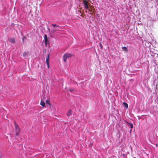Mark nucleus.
<instances>
[{"label": "nucleus", "mask_w": 158, "mask_h": 158, "mask_svg": "<svg viewBox=\"0 0 158 158\" xmlns=\"http://www.w3.org/2000/svg\"><path fill=\"white\" fill-rule=\"evenodd\" d=\"M26 39V37H23V40H24V39Z\"/></svg>", "instance_id": "19"}, {"label": "nucleus", "mask_w": 158, "mask_h": 158, "mask_svg": "<svg viewBox=\"0 0 158 158\" xmlns=\"http://www.w3.org/2000/svg\"><path fill=\"white\" fill-rule=\"evenodd\" d=\"M40 105L44 107L45 105V103L44 101H41L40 102Z\"/></svg>", "instance_id": "13"}, {"label": "nucleus", "mask_w": 158, "mask_h": 158, "mask_svg": "<svg viewBox=\"0 0 158 158\" xmlns=\"http://www.w3.org/2000/svg\"><path fill=\"white\" fill-rule=\"evenodd\" d=\"M156 146L157 147L158 146V145H157V144H156Z\"/></svg>", "instance_id": "22"}, {"label": "nucleus", "mask_w": 158, "mask_h": 158, "mask_svg": "<svg viewBox=\"0 0 158 158\" xmlns=\"http://www.w3.org/2000/svg\"><path fill=\"white\" fill-rule=\"evenodd\" d=\"M72 114L71 110H69L68 113H67V115L68 116H70Z\"/></svg>", "instance_id": "11"}, {"label": "nucleus", "mask_w": 158, "mask_h": 158, "mask_svg": "<svg viewBox=\"0 0 158 158\" xmlns=\"http://www.w3.org/2000/svg\"><path fill=\"white\" fill-rule=\"evenodd\" d=\"M52 25L54 27H60V26H59V25H56L55 24H52Z\"/></svg>", "instance_id": "15"}, {"label": "nucleus", "mask_w": 158, "mask_h": 158, "mask_svg": "<svg viewBox=\"0 0 158 158\" xmlns=\"http://www.w3.org/2000/svg\"><path fill=\"white\" fill-rule=\"evenodd\" d=\"M69 91H71V92H72V91H73V89H69Z\"/></svg>", "instance_id": "18"}, {"label": "nucleus", "mask_w": 158, "mask_h": 158, "mask_svg": "<svg viewBox=\"0 0 158 158\" xmlns=\"http://www.w3.org/2000/svg\"><path fill=\"white\" fill-rule=\"evenodd\" d=\"M123 105L124 107H125L126 108H128V105L127 103L125 102H123Z\"/></svg>", "instance_id": "10"}, {"label": "nucleus", "mask_w": 158, "mask_h": 158, "mask_svg": "<svg viewBox=\"0 0 158 158\" xmlns=\"http://www.w3.org/2000/svg\"><path fill=\"white\" fill-rule=\"evenodd\" d=\"M83 3L84 4V7L86 10H88L89 9L88 4L89 3L86 0H84L83 1Z\"/></svg>", "instance_id": "2"}, {"label": "nucleus", "mask_w": 158, "mask_h": 158, "mask_svg": "<svg viewBox=\"0 0 158 158\" xmlns=\"http://www.w3.org/2000/svg\"><path fill=\"white\" fill-rule=\"evenodd\" d=\"M46 104L49 105L50 106L51 105V104L50 103V101L49 100H47L46 102Z\"/></svg>", "instance_id": "14"}, {"label": "nucleus", "mask_w": 158, "mask_h": 158, "mask_svg": "<svg viewBox=\"0 0 158 158\" xmlns=\"http://www.w3.org/2000/svg\"><path fill=\"white\" fill-rule=\"evenodd\" d=\"M127 124L129 126L131 129L132 128H133V125L132 123H129L128 122H126Z\"/></svg>", "instance_id": "9"}, {"label": "nucleus", "mask_w": 158, "mask_h": 158, "mask_svg": "<svg viewBox=\"0 0 158 158\" xmlns=\"http://www.w3.org/2000/svg\"><path fill=\"white\" fill-rule=\"evenodd\" d=\"M101 48H102V46L101 45Z\"/></svg>", "instance_id": "21"}, {"label": "nucleus", "mask_w": 158, "mask_h": 158, "mask_svg": "<svg viewBox=\"0 0 158 158\" xmlns=\"http://www.w3.org/2000/svg\"><path fill=\"white\" fill-rule=\"evenodd\" d=\"M44 38L45 45H47L48 42V39L47 36L46 34H45L44 35Z\"/></svg>", "instance_id": "6"}, {"label": "nucleus", "mask_w": 158, "mask_h": 158, "mask_svg": "<svg viewBox=\"0 0 158 158\" xmlns=\"http://www.w3.org/2000/svg\"><path fill=\"white\" fill-rule=\"evenodd\" d=\"M15 131L16 132V135H19V133L20 131V130L18 126L15 123Z\"/></svg>", "instance_id": "4"}, {"label": "nucleus", "mask_w": 158, "mask_h": 158, "mask_svg": "<svg viewBox=\"0 0 158 158\" xmlns=\"http://www.w3.org/2000/svg\"><path fill=\"white\" fill-rule=\"evenodd\" d=\"M60 28V27H54L52 30L53 32H55L57 31H58L59 30V28Z\"/></svg>", "instance_id": "7"}, {"label": "nucleus", "mask_w": 158, "mask_h": 158, "mask_svg": "<svg viewBox=\"0 0 158 158\" xmlns=\"http://www.w3.org/2000/svg\"><path fill=\"white\" fill-rule=\"evenodd\" d=\"M80 13H81V11H80Z\"/></svg>", "instance_id": "23"}, {"label": "nucleus", "mask_w": 158, "mask_h": 158, "mask_svg": "<svg viewBox=\"0 0 158 158\" xmlns=\"http://www.w3.org/2000/svg\"><path fill=\"white\" fill-rule=\"evenodd\" d=\"M24 77L25 78H26L25 79L26 80H29V78H28L27 77V76H24Z\"/></svg>", "instance_id": "17"}, {"label": "nucleus", "mask_w": 158, "mask_h": 158, "mask_svg": "<svg viewBox=\"0 0 158 158\" xmlns=\"http://www.w3.org/2000/svg\"><path fill=\"white\" fill-rule=\"evenodd\" d=\"M123 49L126 52H127L128 51V50L127 48L126 47H122Z\"/></svg>", "instance_id": "12"}, {"label": "nucleus", "mask_w": 158, "mask_h": 158, "mask_svg": "<svg viewBox=\"0 0 158 158\" xmlns=\"http://www.w3.org/2000/svg\"><path fill=\"white\" fill-rule=\"evenodd\" d=\"M73 56V55L69 53H65L63 56V60L65 62L67 58L71 57Z\"/></svg>", "instance_id": "1"}, {"label": "nucleus", "mask_w": 158, "mask_h": 158, "mask_svg": "<svg viewBox=\"0 0 158 158\" xmlns=\"http://www.w3.org/2000/svg\"><path fill=\"white\" fill-rule=\"evenodd\" d=\"M27 55V53L26 52H24L23 53V56H24V58H25L26 56Z\"/></svg>", "instance_id": "16"}, {"label": "nucleus", "mask_w": 158, "mask_h": 158, "mask_svg": "<svg viewBox=\"0 0 158 158\" xmlns=\"http://www.w3.org/2000/svg\"><path fill=\"white\" fill-rule=\"evenodd\" d=\"M9 40V42L11 43H14L15 42V40L14 38L10 39Z\"/></svg>", "instance_id": "8"}, {"label": "nucleus", "mask_w": 158, "mask_h": 158, "mask_svg": "<svg viewBox=\"0 0 158 158\" xmlns=\"http://www.w3.org/2000/svg\"><path fill=\"white\" fill-rule=\"evenodd\" d=\"M93 8L94 7L93 6H91L90 8H89V9H88L89 12L90 14L91 15H93V14H95L94 13V9H93Z\"/></svg>", "instance_id": "3"}, {"label": "nucleus", "mask_w": 158, "mask_h": 158, "mask_svg": "<svg viewBox=\"0 0 158 158\" xmlns=\"http://www.w3.org/2000/svg\"><path fill=\"white\" fill-rule=\"evenodd\" d=\"M0 158H1V154H0Z\"/></svg>", "instance_id": "20"}, {"label": "nucleus", "mask_w": 158, "mask_h": 158, "mask_svg": "<svg viewBox=\"0 0 158 158\" xmlns=\"http://www.w3.org/2000/svg\"><path fill=\"white\" fill-rule=\"evenodd\" d=\"M49 54H48L47 55V57H46V62L48 65V67L49 68Z\"/></svg>", "instance_id": "5"}]
</instances>
